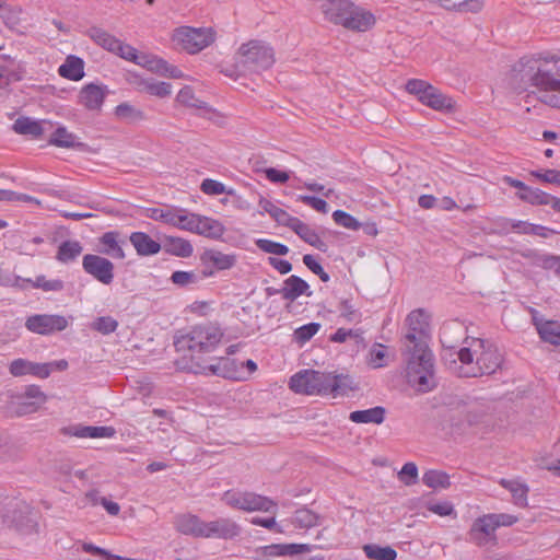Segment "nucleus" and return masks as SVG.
I'll return each instance as SVG.
<instances>
[{
	"instance_id": "56",
	"label": "nucleus",
	"mask_w": 560,
	"mask_h": 560,
	"mask_svg": "<svg viewBox=\"0 0 560 560\" xmlns=\"http://www.w3.org/2000/svg\"><path fill=\"white\" fill-rule=\"evenodd\" d=\"M113 52L117 54L118 56H120L121 58H124L126 60L133 61L137 65H138L140 57H142V54L139 55L137 52L136 48H133L130 45L124 44L120 40H118L117 47Z\"/></svg>"
},
{
	"instance_id": "2",
	"label": "nucleus",
	"mask_w": 560,
	"mask_h": 560,
	"mask_svg": "<svg viewBox=\"0 0 560 560\" xmlns=\"http://www.w3.org/2000/svg\"><path fill=\"white\" fill-rule=\"evenodd\" d=\"M223 337L221 329L214 325H199L192 327L187 334L176 336L174 346L178 352H189L190 370L196 374H211L224 378H233L236 372L234 360L217 358L208 362L202 358L210 353L220 343Z\"/></svg>"
},
{
	"instance_id": "10",
	"label": "nucleus",
	"mask_w": 560,
	"mask_h": 560,
	"mask_svg": "<svg viewBox=\"0 0 560 560\" xmlns=\"http://www.w3.org/2000/svg\"><path fill=\"white\" fill-rule=\"evenodd\" d=\"M328 380L329 373L315 370H302L290 378L289 386L296 394H328Z\"/></svg>"
},
{
	"instance_id": "49",
	"label": "nucleus",
	"mask_w": 560,
	"mask_h": 560,
	"mask_svg": "<svg viewBox=\"0 0 560 560\" xmlns=\"http://www.w3.org/2000/svg\"><path fill=\"white\" fill-rule=\"evenodd\" d=\"M68 368V361L65 359L48 363H37V377L47 378L52 371H65Z\"/></svg>"
},
{
	"instance_id": "37",
	"label": "nucleus",
	"mask_w": 560,
	"mask_h": 560,
	"mask_svg": "<svg viewBox=\"0 0 560 560\" xmlns=\"http://www.w3.org/2000/svg\"><path fill=\"white\" fill-rule=\"evenodd\" d=\"M517 197L530 205H548L549 194L538 189L527 186L524 192H517Z\"/></svg>"
},
{
	"instance_id": "13",
	"label": "nucleus",
	"mask_w": 560,
	"mask_h": 560,
	"mask_svg": "<svg viewBox=\"0 0 560 560\" xmlns=\"http://www.w3.org/2000/svg\"><path fill=\"white\" fill-rule=\"evenodd\" d=\"M240 533L241 527L235 521L221 517L215 521L205 522L202 538L233 539Z\"/></svg>"
},
{
	"instance_id": "17",
	"label": "nucleus",
	"mask_w": 560,
	"mask_h": 560,
	"mask_svg": "<svg viewBox=\"0 0 560 560\" xmlns=\"http://www.w3.org/2000/svg\"><path fill=\"white\" fill-rule=\"evenodd\" d=\"M69 326L67 317L57 314H37V335H52Z\"/></svg>"
},
{
	"instance_id": "42",
	"label": "nucleus",
	"mask_w": 560,
	"mask_h": 560,
	"mask_svg": "<svg viewBox=\"0 0 560 560\" xmlns=\"http://www.w3.org/2000/svg\"><path fill=\"white\" fill-rule=\"evenodd\" d=\"M9 371L15 377L35 375V363L25 359H15L10 363Z\"/></svg>"
},
{
	"instance_id": "60",
	"label": "nucleus",
	"mask_w": 560,
	"mask_h": 560,
	"mask_svg": "<svg viewBox=\"0 0 560 560\" xmlns=\"http://www.w3.org/2000/svg\"><path fill=\"white\" fill-rule=\"evenodd\" d=\"M33 197L15 192L10 189H0V201H7V202H19V201H33Z\"/></svg>"
},
{
	"instance_id": "47",
	"label": "nucleus",
	"mask_w": 560,
	"mask_h": 560,
	"mask_svg": "<svg viewBox=\"0 0 560 560\" xmlns=\"http://www.w3.org/2000/svg\"><path fill=\"white\" fill-rule=\"evenodd\" d=\"M92 329L103 334L108 335L114 332L118 327V322L110 316H101L97 317L91 325Z\"/></svg>"
},
{
	"instance_id": "6",
	"label": "nucleus",
	"mask_w": 560,
	"mask_h": 560,
	"mask_svg": "<svg viewBox=\"0 0 560 560\" xmlns=\"http://www.w3.org/2000/svg\"><path fill=\"white\" fill-rule=\"evenodd\" d=\"M221 500L230 508L246 512L260 511L275 515L278 511L276 501L249 491L228 490Z\"/></svg>"
},
{
	"instance_id": "27",
	"label": "nucleus",
	"mask_w": 560,
	"mask_h": 560,
	"mask_svg": "<svg viewBox=\"0 0 560 560\" xmlns=\"http://www.w3.org/2000/svg\"><path fill=\"white\" fill-rule=\"evenodd\" d=\"M83 252V246L79 241L67 240L58 246L56 259L62 264L74 261Z\"/></svg>"
},
{
	"instance_id": "1",
	"label": "nucleus",
	"mask_w": 560,
	"mask_h": 560,
	"mask_svg": "<svg viewBox=\"0 0 560 560\" xmlns=\"http://www.w3.org/2000/svg\"><path fill=\"white\" fill-rule=\"evenodd\" d=\"M408 332L405 336L407 355L406 375L408 383L417 386L419 392L432 390L435 386L434 357L429 349V322L422 308L410 312L406 318Z\"/></svg>"
},
{
	"instance_id": "64",
	"label": "nucleus",
	"mask_w": 560,
	"mask_h": 560,
	"mask_svg": "<svg viewBox=\"0 0 560 560\" xmlns=\"http://www.w3.org/2000/svg\"><path fill=\"white\" fill-rule=\"evenodd\" d=\"M338 311L340 312V316L348 322H353L359 316L358 311L354 308V306L350 303L349 300H342L339 303Z\"/></svg>"
},
{
	"instance_id": "62",
	"label": "nucleus",
	"mask_w": 560,
	"mask_h": 560,
	"mask_svg": "<svg viewBox=\"0 0 560 560\" xmlns=\"http://www.w3.org/2000/svg\"><path fill=\"white\" fill-rule=\"evenodd\" d=\"M530 175L538 178L544 183L557 184L560 177V171L546 170V171H532Z\"/></svg>"
},
{
	"instance_id": "22",
	"label": "nucleus",
	"mask_w": 560,
	"mask_h": 560,
	"mask_svg": "<svg viewBox=\"0 0 560 560\" xmlns=\"http://www.w3.org/2000/svg\"><path fill=\"white\" fill-rule=\"evenodd\" d=\"M292 231H294L304 242L314 246L315 248L325 252L326 244L319 238L318 234L310 228L306 223L302 222L300 219L295 218L289 226Z\"/></svg>"
},
{
	"instance_id": "45",
	"label": "nucleus",
	"mask_w": 560,
	"mask_h": 560,
	"mask_svg": "<svg viewBox=\"0 0 560 560\" xmlns=\"http://www.w3.org/2000/svg\"><path fill=\"white\" fill-rule=\"evenodd\" d=\"M200 189L206 195L228 194L234 196L235 194L233 189H226V187L221 182L211 178L203 179Z\"/></svg>"
},
{
	"instance_id": "18",
	"label": "nucleus",
	"mask_w": 560,
	"mask_h": 560,
	"mask_svg": "<svg viewBox=\"0 0 560 560\" xmlns=\"http://www.w3.org/2000/svg\"><path fill=\"white\" fill-rule=\"evenodd\" d=\"M281 291L282 298L290 303L294 302L299 296L303 294L307 296L312 295L308 283L295 275L290 276L283 281Z\"/></svg>"
},
{
	"instance_id": "51",
	"label": "nucleus",
	"mask_w": 560,
	"mask_h": 560,
	"mask_svg": "<svg viewBox=\"0 0 560 560\" xmlns=\"http://www.w3.org/2000/svg\"><path fill=\"white\" fill-rule=\"evenodd\" d=\"M318 548L310 544H281L282 556H300Z\"/></svg>"
},
{
	"instance_id": "54",
	"label": "nucleus",
	"mask_w": 560,
	"mask_h": 560,
	"mask_svg": "<svg viewBox=\"0 0 560 560\" xmlns=\"http://www.w3.org/2000/svg\"><path fill=\"white\" fill-rule=\"evenodd\" d=\"M144 89L151 95L165 97L171 94L172 85L167 82L145 81Z\"/></svg>"
},
{
	"instance_id": "16",
	"label": "nucleus",
	"mask_w": 560,
	"mask_h": 560,
	"mask_svg": "<svg viewBox=\"0 0 560 560\" xmlns=\"http://www.w3.org/2000/svg\"><path fill=\"white\" fill-rule=\"evenodd\" d=\"M62 432L67 435L81 439L113 438L116 433L113 427H92L81 424L63 428Z\"/></svg>"
},
{
	"instance_id": "35",
	"label": "nucleus",
	"mask_w": 560,
	"mask_h": 560,
	"mask_svg": "<svg viewBox=\"0 0 560 560\" xmlns=\"http://www.w3.org/2000/svg\"><path fill=\"white\" fill-rule=\"evenodd\" d=\"M422 481L432 489H447L451 486L450 476L440 470H428L424 472Z\"/></svg>"
},
{
	"instance_id": "53",
	"label": "nucleus",
	"mask_w": 560,
	"mask_h": 560,
	"mask_svg": "<svg viewBox=\"0 0 560 560\" xmlns=\"http://www.w3.org/2000/svg\"><path fill=\"white\" fill-rule=\"evenodd\" d=\"M65 288L61 279H47L45 276H37V289L45 292H60Z\"/></svg>"
},
{
	"instance_id": "11",
	"label": "nucleus",
	"mask_w": 560,
	"mask_h": 560,
	"mask_svg": "<svg viewBox=\"0 0 560 560\" xmlns=\"http://www.w3.org/2000/svg\"><path fill=\"white\" fill-rule=\"evenodd\" d=\"M83 270L98 282L108 285L114 280V264L100 255L86 254L82 259Z\"/></svg>"
},
{
	"instance_id": "8",
	"label": "nucleus",
	"mask_w": 560,
	"mask_h": 560,
	"mask_svg": "<svg viewBox=\"0 0 560 560\" xmlns=\"http://www.w3.org/2000/svg\"><path fill=\"white\" fill-rule=\"evenodd\" d=\"M406 91L417 95L418 100L434 110L451 113L455 109V102L440 90L419 79H410L406 83Z\"/></svg>"
},
{
	"instance_id": "50",
	"label": "nucleus",
	"mask_w": 560,
	"mask_h": 560,
	"mask_svg": "<svg viewBox=\"0 0 560 560\" xmlns=\"http://www.w3.org/2000/svg\"><path fill=\"white\" fill-rule=\"evenodd\" d=\"M320 328V324L318 323H310L306 325H303L295 329L294 331V339L300 342L304 343L308 341L313 336L317 334V331Z\"/></svg>"
},
{
	"instance_id": "57",
	"label": "nucleus",
	"mask_w": 560,
	"mask_h": 560,
	"mask_svg": "<svg viewBox=\"0 0 560 560\" xmlns=\"http://www.w3.org/2000/svg\"><path fill=\"white\" fill-rule=\"evenodd\" d=\"M13 130L20 135L35 136V120L28 117H20L14 121Z\"/></svg>"
},
{
	"instance_id": "32",
	"label": "nucleus",
	"mask_w": 560,
	"mask_h": 560,
	"mask_svg": "<svg viewBox=\"0 0 560 560\" xmlns=\"http://www.w3.org/2000/svg\"><path fill=\"white\" fill-rule=\"evenodd\" d=\"M198 221L199 214L187 213L186 210L176 208L172 225L195 233L196 229H198Z\"/></svg>"
},
{
	"instance_id": "4",
	"label": "nucleus",
	"mask_w": 560,
	"mask_h": 560,
	"mask_svg": "<svg viewBox=\"0 0 560 560\" xmlns=\"http://www.w3.org/2000/svg\"><path fill=\"white\" fill-rule=\"evenodd\" d=\"M327 21L345 28L365 32L375 23L374 15L350 0H328L322 4Z\"/></svg>"
},
{
	"instance_id": "44",
	"label": "nucleus",
	"mask_w": 560,
	"mask_h": 560,
	"mask_svg": "<svg viewBox=\"0 0 560 560\" xmlns=\"http://www.w3.org/2000/svg\"><path fill=\"white\" fill-rule=\"evenodd\" d=\"M256 245L260 250L268 254L284 256L289 253V247L287 245L271 240L259 238L256 241Z\"/></svg>"
},
{
	"instance_id": "5",
	"label": "nucleus",
	"mask_w": 560,
	"mask_h": 560,
	"mask_svg": "<svg viewBox=\"0 0 560 560\" xmlns=\"http://www.w3.org/2000/svg\"><path fill=\"white\" fill-rule=\"evenodd\" d=\"M275 62L273 50L271 47L259 40H250L243 44L236 55L234 71H225V75L258 73L269 69Z\"/></svg>"
},
{
	"instance_id": "63",
	"label": "nucleus",
	"mask_w": 560,
	"mask_h": 560,
	"mask_svg": "<svg viewBox=\"0 0 560 560\" xmlns=\"http://www.w3.org/2000/svg\"><path fill=\"white\" fill-rule=\"evenodd\" d=\"M511 493L515 504L520 506H525L527 504L528 487L526 485L518 482L516 487L511 490Z\"/></svg>"
},
{
	"instance_id": "40",
	"label": "nucleus",
	"mask_w": 560,
	"mask_h": 560,
	"mask_svg": "<svg viewBox=\"0 0 560 560\" xmlns=\"http://www.w3.org/2000/svg\"><path fill=\"white\" fill-rule=\"evenodd\" d=\"M115 114L118 118L127 120L128 122H136L143 119V113L127 103L116 106Z\"/></svg>"
},
{
	"instance_id": "21",
	"label": "nucleus",
	"mask_w": 560,
	"mask_h": 560,
	"mask_svg": "<svg viewBox=\"0 0 560 560\" xmlns=\"http://www.w3.org/2000/svg\"><path fill=\"white\" fill-rule=\"evenodd\" d=\"M60 77L70 81H80L84 77V60L78 56L69 55L65 62L59 67Z\"/></svg>"
},
{
	"instance_id": "23",
	"label": "nucleus",
	"mask_w": 560,
	"mask_h": 560,
	"mask_svg": "<svg viewBox=\"0 0 560 560\" xmlns=\"http://www.w3.org/2000/svg\"><path fill=\"white\" fill-rule=\"evenodd\" d=\"M118 237L119 232L117 231H109L104 233L100 237V244L103 245V248L100 249V253L110 256L115 259H124L126 255L120 243L124 244L125 242H119Z\"/></svg>"
},
{
	"instance_id": "3",
	"label": "nucleus",
	"mask_w": 560,
	"mask_h": 560,
	"mask_svg": "<svg viewBox=\"0 0 560 560\" xmlns=\"http://www.w3.org/2000/svg\"><path fill=\"white\" fill-rule=\"evenodd\" d=\"M510 81L520 92L536 88L542 103L560 108V57H524L513 66Z\"/></svg>"
},
{
	"instance_id": "48",
	"label": "nucleus",
	"mask_w": 560,
	"mask_h": 560,
	"mask_svg": "<svg viewBox=\"0 0 560 560\" xmlns=\"http://www.w3.org/2000/svg\"><path fill=\"white\" fill-rule=\"evenodd\" d=\"M175 211H176V208H167V209L148 208L145 210V215L152 220L162 221L164 223L172 225Z\"/></svg>"
},
{
	"instance_id": "15",
	"label": "nucleus",
	"mask_w": 560,
	"mask_h": 560,
	"mask_svg": "<svg viewBox=\"0 0 560 560\" xmlns=\"http://www.w3.org/2000/svg\"><path fill=\"white\" fill-rule=\"evenodd\" d=\"M107 93V86L89 83L81 89L79 103L89 110H100Z\"/></svg>"
},
{
	"instance_id": "28",
	"label": "nucleus",
	"mask_w": 560,
	"mask_h": 560,
	"mask_svg": "<svg viewBox=\"0 0 560 560\" xmlns=\"http://www.w3.org/2000/svg\"><path fill=\"white\" fill-rule=\"evenodd\" d=\"M49 144L59 147V148H67V149H74V148H83L84 144L80 141H78V138L69 132L67 128L65 127H58L50 136Z\"/></svg>"
},
{
	"instance_id": "38",
	"label": "nucleus",
	"mask_w": 560,
	"mask_h": 560,
	"mask_svg": "<svg viewBox=\"0 0 560 560\" xmlns=\"http://www.w3.org/2000/svg\"><path fill=\"white\" fill-rule=\"evenodd\" d=\"M512 229L518 233L538 235L541 237H547L549 232H551L546 226L528 223L525 221H514L512 223Z\"/></svg>"
},
{
	"instance_id": "31",
	"label": "nucleus",
	"mask_w": 560,
	"mask_h": 560,
	"mask_svg": "<svg viewBox=\"0 0 560 560\" xmlns=\"http://www.w3.org/2000/svg\"><path fill=\"white\" fill-rule=\"evenodd\" d=\"M88 36L94 40L97 45L108 51H114L117 47L118 40L115 36L110 35L105 30L92 26L86 31Z\"/></svg>"
},
{
	"instance_id": "59",
	"label": "nucleus",
	"mask_w": 560,
	"mask_h": 560,
	"mask_svg": "<svg viewBox=\"0 0 560 560\" xmlns=\"http://www.w3.org/2000/svg\"><path fill=\"white\" fill-rule=\"evenodd\" d=\"M299 199L303 203L312 207L313 209H315L318 212H322V213L328 212V203L322 198L305 195V196H300Z\"/></svg>"
},
{
	"instance_id": "52",
	"label": "nucleus",
	"mask_w": 560,
	"mask_h": 560,
	"mask_svg": "<svg viewBox=\"0 0 560 560\" xmlns=\"http://www.w3.org/2000/svg\"><path fill=\"white\" fill-rule=\"evenodd\" d=\"M171 280L178 287H186L188 284L197 283L199 277L194 271H174L171 276Z\"/></svg>"
},
{
	"instance_id": "58",
	"label": "nucleus",
	"mask_w": 560,
	"mask_h": 560,
	"mask_svg": "<svg viewBox=\"0 0 560 560\" xmlns=\"http://www.w3.org/2000/svg\"><path fill=\"white\" fill-rule=\"evenodd\" d=\"M369 362L373 368H383L385 366L384 359L386 357L385 346L381 343H375L370 350Z\"/></svg>"
},
{
	"instance_id": "14",
	"label": "nucleus",
	"mask_w": 560,
	"mask_h": 560,
	"mask_svg": "<svg viewBox=\"0 0 560 560\" xmlns=\"http://www.w3.org/2000/svg\"><path fill=\"white\" fill-rule=\"evenodd\" d=\"M35 385H28L25 393L10 396L7 413L11 417H22L35 411Z\"/></svg>"
},
{
	"instance_id": "25",
	"label": "nucleus",
	"mask_w": 560,
	"mask_h": 560,
	"mask_svg": "<svg viewBox=\"0 0 560 560\" xmlns=\"http://www.w3.org/2000/svg\"><path fill=\"white\" fill-rule=\"evenodd\" d=\"M386 415V409L376 406L365 410H355L349 415V419L354 423H375L381 424Z\"/></svg>"
},
{
	"instance_id": "61",
	"label": "nucleus",
	"mask_w": 560,
	"mask_h": 560,
	"mask_svg": "<svg viewBox=\"0 0 560 560\" xmlns=\"http://www.w3.org/2000/svg\"><path fill=\"white\" fill-rule=\"evenodd\" d=\"M428 510L440 516H448L454 513V506L448 501L428 503Z\"/></svg>"
},
{
	"instance_id": "39",
	"label": "nucleus",
	"mask_w": 560,
	"mask_h": 560,
	"mask_svg": "<svg viewBox=\"0 0 560 560\" xmlns=\"http://www.w3.org/2000/svg\"><path fill=\"white\" fill-rule=\"evenodd\" d=\"M177 101L189 107L199 109H209L207 103L198 100L195 96L194 90L190 86H184L177 94Z\"/></svg>"
},
{
	"instance_id": "36",
	"label": "nucleus",
	"mask_w": 560,
	"mask_h": 560,
	"mask_svg": "<svg viewBox=\"0 0 560 560\" xmlns=\"http://www.w3.org/2000/svg\"><path fill=\"white\" fill-rule=\"evenodd\" d=\"M138 65L145 67L148 70L161 75L166 74L168 70V63L165 60L144 54H142V57H140Z\"/></svg>"
},
{
	"instance_id": "29",
	"label": "nucleus",
	"mask_w": 560,
	"mask_h": 560,
	"mask_svg": "<svg viewBox=\"0 0 560 560\" xmlns=\"http://www.w3.org/2000/svg\"><path fill=\"white\" fill-rule=\"evenodd\" d=\"M225 229L218 220L199 214L198 229L195 233L210 238H220Z\"/></svg>"
},
{
	"instance_id": "43",
	"label": "nucleus",
	"mask_w": 560,
	"mask_h": 560,
	"mask_svg": "<svg viewBox=\"0 0 560 560\" xmlns=\"http://www.w3.org/2000/svg\"><path fill=\"white\" fill-rule=\"evenodd\" d=\"M32 511L33 508L31 506V504L23 500H18L14 503V509L12 511V520L16 522V524L23 525L30 521Z\"/></svg>"
},
{
	"instance_id": "7",
	"label": "nucleus",
	"mask_w": 560,
	"mask_h": 560,
	"mask_svg": "<svg viewBox=\"0 0 560 560\" xmlns=\"http://www.w3.org/2000/svg\"><path fill=\"white\" fill-rule=\"evenodd\" d=\"M472 341L478 345L480 353L477 355L475 365L465 369L463 368L459 372V376L478 377L493 374L502 364V355L498 348L483 339L478 338Z\"/></svg>"
},
{
	"instance_id": "30",
	"label": "nucleus",
	"mask_w": 560,
	"mask_h": 560,
	"mask_svg": "<svg viewBox=\"0 0 560 560\" xmlns=\"http://www.w3.org/2000/svg\"><path fill=\"white\" fill-rule=\"evenodd\" d=\"M328 383V393H332L335 396H343L355 389L352 378L345 374L329 373Z\"/></svg>"
},
{
	"instance_id": "55",
	"label": "nucleus",
	"mask_w": 560,
	"mask_h": 560,
	"mask_svg": "<svg viewBox=\"0 0 560 560\" xmlns=\"http://www.w3.org/2000/svg\"><path fill=\"white\" fill-rule=\"evenodd\" d=\"M399 479L406 485H415L418 480V468L415 463H406L398 474Z\"/></svg>"
},
{
	"instance_id": "46",
	"label": "nucleus",
	"mask_w": 560,
	"mask_h": 560,
	"mask_svg": "<svg viewBox=\"0 0 560 560\" xmlns=\"http://www.w3.org/2000/svg\"><path fill=\"white\" fill-rule=\"evenodd\" d=\"M332 219L336 224L349 230L357 231L361 228V223L353 215L343 210L334 211Z\"/></svg>"
},
{
	"instance_id": "9",
	"label": "nucleus",
	"mask_w": 560,
	"mask_h": 560,
	"mask_svg": "<svg viewBox=\"0 0 560 560\" xmlns=\"http://www.w3.org/2000/svg\"><path fill=\"white\" fill-rule=\"evenodd\" d=\"M174 45L189 54H196L208 47L214 40L211 28L177 27L172 35Z\"/></svg>"
},
{
	"instance_id": "26",
	"label": "nucleus",
	"mask_w": 560,
	"mask_h": 560,
	"mask_svg": "<svg viewBox=\"0 0 560 560\" xmlns=\"http://www.w3.org/2000/svg\"><path fill=\"white\" fill-rule=\"evenodd\" d=\"M161 245L166 253L184 258L191 256L194 250L192 245L182 237L166 236Z\"/></svg>"
},
{
	"instance_id": "19",
	"label": "nucleus",
	"mask_w": 560,
	"mask_h": 560,
	"mask_svg": "<svg viewBox=\"0 0 560 560\" xmlns=\"http://www.w3.org/2000/svg\"><path fill=\"white\" fill-rule=\"evenodd\" d=\"M203 525L205 521L192 514L179 515L175 521V527L179 533L197 538H202Z\"/></svg>"
},
{
	"instance_id": "41",
	"label": "nucleus",
	"mask_w": 560,
	"mask_h": 560,
	"mask_svg": "<svg viewBox=\"0 0 560 560\" xmlns=\"http://www.w3.org/2000/svg\"><path fill=\"white\" fill-rule=\"evenodd\" d=\"M318 516L308 509H300L294 513L293 524L301 528L312 527L317 524Z\"/></svg>"
},
{
	"instance_id": "12",
	"label": "nucleus",
	"mask_w": 560,
	"mask_h": 560,
	"mask_svg": "<svg viewBox=\"0 0 560 560\" xmlns=\"http://www.w3.org/2000/svg\"><path fill=\"white\" fill-rule=\"evenodd\" d=\"M498 523L492 520L491 514L478 517L469 530V539L478 546L494 545L497 542L495 530Z\"/></svg>"
},
{
	"instance_id": "33",
	"label": "nucleus",
	"mask_w": 560,
	"mask_h": 560,
	"mask_svg": "<svg viewBox=\"0 0 560 560\" xmlns=\"http://www.w3.org/2000/svg\"><path fill=\"white\" fill-rule=\"evenodd\" d=\"M259 207L270 214L271 218L276 220L278 224L284 225L287 228L290 226L295 217H291L285 210L277 207L272 201L267 199H260Z\"/></svg>"
},
{
	"instance_id": "34",
	"label": "nucleus",
	"mask_w": 560,
	"mask_h": 560,
	"mask_svg": "<svg viewBox=\"0 0 560 560\" xmlns=\"http://www.w3.org/2000/svg\"><path fill=\"white\" fill-rule=\"evenodd\" d=\"M363 550L365 556L372 560H395L397 558V551L389 546L368 544L363 546Z\"/></svg>"
},
{
	"instance_id": "20",
	"label": "nucleus",
	"mask_w": 560,
	"mask_h": 560,
	"mask_svg": "<svg viewBox=\"0 0 560 560\" xmlns=\"http://www.w3.org/2000/svg\"><path fill=\"white\" fill-rule=\"evenodd\" d=\"M129 240L137 250V254L140 256L155 255L162 248V245L159 242L151 238V236L144 232H133Z\"/></svg>"
},
{
	"instance_id": "24",
	"label": "nucleus",
	"mask_w": 560,
	"mask_h": 560,
	"mask_svg": "<svg viewBox=\"0 0 560 560\" xmlns=\"http://www.w3.org/2000/svg\"><path fill=\"white\" fill-rule=\"evenodd\" d=\"M201 260L205 264H211L217 270H226L236 264V256L215 249H208L202 254Z\"/></svg>"
}]
</instances>
